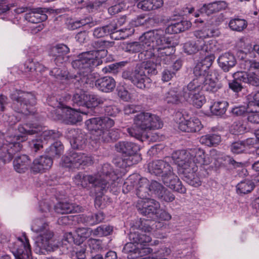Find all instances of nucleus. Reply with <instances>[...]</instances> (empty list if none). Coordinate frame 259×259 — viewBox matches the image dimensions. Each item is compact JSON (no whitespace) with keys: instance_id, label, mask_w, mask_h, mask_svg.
<instances>
[{"instance_id":"c03bdc74","label":"nucleus","mask_w":259,"mask_h":259,"mask_svg":"<svg viewBox=\"0 0 259 259\" xmlns=\"http://www.w3.org/2000/svg\"><path fill=\"white\" fill-rule=\"evenodd\" d=\"M88 97V94L86 92L82 90H78L73 95L72 100L74 105L86 107Z\"/></svg>"},{"instance_id":"c85d7f7f","label":"nucleus","mask_w":259,"mask_h":259,"mask_svg":"<svg viewBox=\"0 0 259 259\" xmlns=\"http://www.w3.org/2000/svg\"><path fill=\"white\" fill-rule=\"evenodd\" d=\"M136 191V195L140 198L139 200L148 198L149 196V181L146 178H140L138 176Z\"/></svg>"},{"instance_id":"ea45409f","label":"nucleus","mask_w":259,"mask_h":259,"mask_svg":"<svg viewBox=\"0 0 259 259\" xmlns=\"http://www.w3.org/2000/svg\"><path fill=\"white\" fill-rule=\"evenodd\" d=\"M191 26L190 22L183 20L169 25L166 28V31L169 33H178L188 30Z\"/></svg>"},{"instance_id":"1a4fd4ad","label":"nucleus","mask_w":259,"mask_h":259,"mask_svg":"<svg viewBox=\"0 0 259 259\" xmlns=\"http://www.w3.org/2000/svg\"><path fill=\"white\" fill-rule=\"evenodd\" d=\"M94 176L97 178L95 190L101 194H103L108 188L110 181H115L118 178L112 166L108 163L104 164L98 175Z\"/></svg>"},{"instance_id":"20e7f679","label":"nucleus","mask_w":259,"mask_h":259,"mask_svg":"<svg viewBox=\"0 0 259 259\" xmlns=\"http://www.w3.org/2000/svg\"><path fill=\"white\" fill-rule=\"evenodd\" d=\"M31 229L33 232L39 233L35 243V252L45 254L48 251H53L54 233L50 230L48 223L44 219H35Z\"/></svg>"},{"instance_id":"f03ea898","label":"nucleus","mask_w":259,"mask_h":259,"mask_svg":"<svg viewBox=\"0 0 259 259\" xmlns=\"http://www.w3.org/2000/svg\"><path fill=\"white\" fill-rule=\"evenodd\" d=\"M162 125V121L158 116L142 112L134 117L133 126L127 128L126 131L131 137L143 142L148 138L146 132L160 128Z\"/></svg>"},{"instance_id":"a19ab883","label":"nucleus","mask_w":259,"mask_h":259,"mask_svg":"<svg viewBox=\"0 0 259 259\" xmlns=\"http://www.w3.org/2000/svg\"><path fill=\"white\" fill-rule=\"evenodd\" d=\"M126 22V16H122L119 18L117 22H112L109 24H113L115 26L114 29V34L117 32L125 33L124 34H123L121 36H120L119 37H115V39H121L124 38L125 37L128 36L131 33H132L133 30H131L130 28H121L119 29V27L123 25Z\"/></svg>"},{"instance_id":"58836bf2","label":"nucleus","mask_w":259,"mask_h":259,"mask_svg":"<svg viewBox=\"0 0 259 259\" xmlns=\"http://www.w3.org/2000/svg\"><path fill=\"white\" fill-rule=\"evenodd\" d=\"M245 71H239L240 77H238L242 79V82L254 87L259 86V76L255 72H247Z\"/></svg>"},{"instance_id":"79ce46f5","label":"nucleus","mask_w":259,"mask_h":259,"mask_svg":"<svg viewBox=\"0 0 259 259\" xmlns=\"http://www.w3.org/2000/svg\"><path fill=\"white\" fill-rule=\"evenodd\" d=\"M115 26L113 24H108L103 27L96 28L93 31V35L97 38L105 37L109 34L113 37L114 29Z\"/></svg>"},{"instance_id":"09e8293b","label":"nucleus","mask_w":259,"mask_h":259,"mask_svg":"<svg viewBox=\"0 0 259 259\" xmlns=\"http://www.w3.org/2000/svg\"><path fill=\"white\" fill-rule=\"evenodd\" d=\"M240 74L239 71L234 72L232 77L233 79L229 82V88L236 93H239L242 91L243 87L241 84L242 79L239 78Z\"/></svg>"},{"instance_id":"f8f14e48","label":"nucleus","mask_w":259,"mask_h":259,"mask_svg":"<svg viewBox=\"0 0 259 259\" xmlns=\"http://www.w3.org/2000/svg\"><path fill=\"white\" fill-rule=\"evenodd\" d=\"M136 207L140 213L148 218L155 219L157 211L160 208V204L156 200L148 198L145 200H139Z\"/></svg>"},{"instance_id":"338daca9","label":"nucleus","mask_w":259,"mask_h":259,"mask_svg":"<svg viewBox=\"0 0 259 259\" xmlns=\"http://www.w3.org/2000/svg\"><path fill=\"white\" fill-rule=\"evenodd\" d=\"M88 244L92 251L97 252L102 248V241L99 239L90 238L88 240Z\"/></svg>"},{"instance_id":"4468645a","label":"nucleus","mask_w":259,"mask_h":259,"mask_svg":"<svg viewBox=\"0 0 259 259\" xmlns=\"http://www.w3.org/2000/svg\"><path fill=\"white\" fill-rule=\"evenodd\" d=\"M197 170L198 166L195 163H192L185 167L179 168L178 172L186 183L196 187L201 184V179L197 174Z\"/></svg>"},{"instance_id":"f3484780","label":"nucleus","mask_w":259,"mask_h":259,"mask_svg":"<svg viewBox=\"0 0 259 259\" xmlns=\"http://www.w3.org/2000/svg\"><path fill=\"white\" fill-rule=\"evenodd\" d=\"M53 163L52 158L49 156H40L33 160L30 169L34 174L44 173L51 168Z\"/></svg>"},{"instance_id":"0e129e2a","label":"nucleus","mask_w":259,"mask_h":259,"mask_svg":"<svg viewBox=\"0 0 259 259\" xmlns=\"http://www.w3.org/2000/svg\"><path fill=\"white\" fill-rule=\"evenodd\" d=\"M149 21V18L146 19L145 15H140L133 19L131 23L133 26L138 27L147 24Z\"/></svg>"},{"instance_id":"a18cd8bd","label":"nucleus","mask_w":259,"mask_h":259,"mask_svg":"<svg viewBox=\"0 0 259 259\" xmlns=\"http://www.w3.org/2000/svg\"><path fill=\"white\" fill-rule=\"evenodd\" d=\"M228 105V103L225 101H217L210 106V110L213 114L221 116L226 113Z\"/></svg>"},{"instance_id":"49530a36","label":"nucleus","mask_w":259,"mask_h":259,"mask_svg":"<svg viewBox=\"0 0 259 259\" xmlns=\"http://www.w3.org/2000/svg\"><path fill=\"white\" fill-rule=\"evenodd\" d=\"M254 184L249 180H245L238 183L236 186V192L239 194H245L253 190Z\"/></svg>"},{"instance_id":"9d476101","label":"nucleus","mask_w":259,"mask_h":259,"mask_svg":"<svg viewBox=\"0 0 259 259\" xmlns=\"http://www.w3.org/2000/svg\"><path fill=\"white\" fill-rule=\"evenodd\" d=\"M92 158L81 152L71 151L62 158L63 166L69 168H79L81 166H85L92 163Z\"/></svg>"},{"instance_id":"864d4df0","label":"nucleus","mask_w":259,"mask_h":259,"mask_svg":"<svg viewBox=\"0 0 259 259\" xmlns=\"http://www.w3.org/2000/svg\"><path fill=\"white\" fill-rule=\"evenodd\" d=\"M88 103L86 107L88 108V111L89 112L90 107L97 106L101 104H103L105 102L107 101V100L98 96L95 95L88 94Z\"/></svg>"},{"instance_id":"c756f323","label":"nucleus","mask_w":259,"mask_h":259,"mask_svg":"<svg viewBox=\"0 0 259 259\" xmlns=\"http://www.w3.org/2000/svg\"><path fill=\"white\" fill-rule=\"evenodd\" d=\"M54 209L58 213L65 214L78 212L81 210V207L76 204L68 201L59 202L55 206Z\"/></svg>"},{"instance_id":"680f3d73","label":"nucleus","mask_w":259,"mask_h":259,"mask_svg":"<svg viewBox=\"0 0 259 259\" xmlns=\"http://www.w3.org/2000/svg\"><path fill=\"white\" fill-rule=\"evenodd\" d=\"M247 120L251 123L259 124V111L257 109L252 111L251 108H248Z\"/></svg>"},{"instance_id":"aec40b11","label":"nucleus","mask_w":259,"mask_h":259,"mask_svg":"<svg viewBox=\"0 0 259 259\" xmlns=\"http://www.w3.org/2000/svg\"><path fill=\"white\" fill-rule=\"evenodd\" d=\"M115 149L117 152L124 154L129 156V157H133L134 158H138V161L140 158L136 153L139 150V146L134 143L127 141H120L116 143Z\"/></svg>"},{"instance_id":"9b49d317","label":"nucleus","mask_w":259,"mask_h":259,"mask_svg":"<svg viewBox=\"0 0 259 259\" xmlns=\"http://www.w3.org/2000/svg\"><path fill=\"white\" fill-rule=\"evenodd\" d=\"M154 34L152 33V30L145 32L141 37L140 42H133L127 44L124 48L125 52L130 53H136L141 52L145 59H147V53L149 50V47L151 39L153 38Z\"/></svg>"},{"instance_id":"473e14b6","label":"nucleus","mask_w":259,"mask_h":259,"mask_svg":"<svg viewBox=\"0 0 259 259\" xmlns=\"http://www.w3.org/2000/svg\"><path fill=\"white\" fill-rule=\"evenodd\" d=\"M218 62L220 67L225 72H228L236 64L235 57L229 53H226L220 56L218 59Z\"/></svg>"},{"instance_id":"e2e57ef3","label":"nucleus","mask_w":259,"mask_h":259,"mask_svg":"<svg viewBox=\"0 0 259 259\" xmlns=\"http://www.w3.org/2000/svg\"><path fill=\"white\" fill-rule=\"evenodd\" d=\"M165 100L167 103L177 104L179 102V97L177 92L170 90L166 94Z\"/></svg>"},{"instance_id":"6e6552de","label":"nucleus","mask_w":259,"mask_h":259,"mask_svg":"<svg viewBox=\"0 0 259 259\" xmlns=\"http://www.w3.org/2000/svg\"><path fill=\"white\" fill-rule=\"evenodd\" d=\"M18 140V136H14L13 138L7 137L0 142V159L5 163L9 162L14 155L21 151L22 145Z\"/></svg>"},{"instance_id":"052dcab7","label":"nucleus","mask_w":259,"mask_h":259,"mask_svg":"<svg viewBox=\"0 0 259 259\" xmlns=\"http://www.w3.org/2000/svg\"><path fill=\"white\" fill-rule=\"evenodd\" d=\"M60 136L61 134L58 131L46 130L43 131L41 134V138H43L45 140H55Z\"/></svg>"},{"instance_id":"4d7b16f0","label":"nucleus","mask_w":259,"mask_h":259,"mask_svg":"<svg viewBox=\"0 0 259 259\" xmlns=\"http://www.w3.org/2000/svg\"><path fill=\"white\" fill-rule=\"evenodd\" d=\"M133 160V157H128L126 158L117 157L113 160V163L116 166L124 168L127 166H130L132 164H134L135 162H134Z\"/></svg>"},{"instance_id":"2eb2a0df","label":"nucleus","mask_w":259,"mask_h":259,"mask_svg":"<svg viewBox=\"0 0 259 259\" xmlns=\"http://www.w3.org/2000/svg\"><path fill=\"white\" fill-rule=\"evenodd\" d=\"M193 87L195 86L192 85L190 87L188 84L187 86L183 88L181 96L186 101L193 104L196 108H199L205 103V98L200 94L201 91H197Z\"/></svg>"},{"instance_id":"7c9ffc66","label":"nucleus","mask_w":259,"mask_h":259,"mask_svg":"<svg viewBox=\"0 0 259 259\" xmlns=\"http://www.w3.org/2000/svg\"><path fill=\"white\" fill-rule=\"evenodd\" d=\"M73 182L78 187L83 188H87L89 184H92L95 187L97 183V178L94 176L84 175L79 172L73 178Z\"/></svg>"},{"instance_id":"412c9836","label":"nucleus","mask_w":259,"mask_h":259,"mask_svg":"<svg viewBox=\"0 0 259 259\" xmlns=\"http://www.w3.org/2000/svg\"><path fill=\"white\" fill-rule=\"evenodd\" d=\"M172 168L170 164L162 160H156L150 162L148 165V169L152 174L163 176H166Z\"/></svg>"},{"instance_id":"e433bc0d","label":"nucleus","mask_w":259,"mask_h":259,"mask_svg":"<svg viewBox=\"0 0 259 259\" xmlns=\"http://www.w3.org/2000/svg\"><path fill=\"white\" fill-rule=\"evenodd\" d=\"M65 109H67V111L65 113V119L68 124H75L81 120V117L79 112L84 114H88L90 113L89 111H81L80 109H79V111H77L68 107L67 105Z\"/></svg>"},{"instance_id":"bf43d9fd","label":"nucleus","mask_w":259,"mask_h":259,"mask_svg":"<svg viewBox=\"0 0 259 259\" xmlns=\"http://www.w3.org/2000/svg\"><path fill=\"white\" fill-rule=\"evenodd\" d=\"M18 130L19 132L22 134L32 135L40 132V127L38 126H29L28 124L24 125H19Z\"/></svg>"},{"instance_id":"a211bd4d","label":"nucleus","mask_w":259,"mask_h":259,"mask_svg":"<svg viewBox=\"0 0 259 259\" xmlns=\"http://www.w3.org/2000/svg\"><path fill=\"white\" fill-rule=\"evenodd\" d=\"M151 230L152 228L149 225L144 226L137 231L131 232L129 235L130 239L137 245L145 246L151 241V237L146 233H149Z\"/></svg>"},{"instance_id":"69168bd1","label":"nucleus","mask_w":259,"mask_h":259,"mask_svg":"<svg viewBox=\"0 0 259 259\" xmlns=\"http://www.w3.org/2000/svg\"><path fill=\"white\" fill-rule=\"evenodd\" d=\"M246 130L245 127L240 121H235L231 127L230 131L233 134L238 135L243 133Z\"/></svg>"},{"instance_id":"5701e85b","label":"nucleus","mask_w":259,"mask_h":259,"mask_svg":"<svg viewBox=\"0 0 259 259\" xmlns=\"http://www.w3.org/2000/svg\"><path fill=\"white\" fill-rule=\"evenodd\" d=\"M122 251L127 254L128 259H135L140 256H142L145 253H150L151 249L150 248H143L140 249L136 244L133 242H128L124 245Z\"/></svg>"},{"instance_id":"b1692460","label":"nucleus","mask_w":259,"mask_h":259,"mask_svg":"<svg viewBox=\"0 0 259 259\" xmlns=\"http://www.w3.org/2000/svg\"><path fill=\"white\" fill-rule=\"evenodd\" d=\"M179 128L183 132L196 133L202 128V125L198 118L193 117L181 121Z\"/></svg>"},{"instance_id":"f704fd0d","label":"nucleus","mask_w":259,"mask_h":259,"mask_svg":"<svg viewBox=\"0 0 259 259\" xmlns=\"http://www.w3.org/2000/svg\"><path fill=\"white\" fill-rule=\"evenodd\" d=\"M31 160L26 155L17 156L13 161L15 170L19 173H24L29 167Z\"/></svg>"},{"instance_id":"ddd939ff","label":"nucleus","mask_w":259,"mask_h":259,"mask_svg":"<svg viewBox=\"0 0 259 259\" xmlns=\"http://www.w3.org/2000/svg\"><path fill=\"white\" fill-rule=\"evenodd\" d=\"M23 239L18 238L16 241L10 244V248L16 259H26L31 254L30 245L28 239L24 236Z\"/></svg>"},{"instance_id":"4c0bfd02","label":"nucleus","mask_w":259,"mask_h":259,"mask_svg":"<svg viewBox=\"0 0 259 259\" xmlns=\"http://www.w3.org/2000/svg\"><path fill=\"white\" fill-rule=\"evenodd\" d=\"M220 32L216 29H209L206 27L199 30L194 31V35L198 39L199 41L203 42L205 44H207L204 41V39L218 36Z\"/></svg>"},{"instance_id":"c9c22d12","label":"nucleus","mask_w":259,"mask_h":259,"mask_svg":"<svg viewBox=\"0 0 259 259\" xmlns=\"http://www.w3.org/2000/svg\"><path fill=\"white\" fill-rule=\"evenodd\" d=\"M25 19L32 23H40L47 19V15L41 8L33 9L25 15Z\"/></svg>"},{"instance_id":"7ed1b4c3","label":"nucleus","mask_w":259,"mask_h":259,"mask_svg":"<svg viewBox=\"0 0 259 259\" xmlns=\"http://www.w3.org/2000/svg\"><path fill=\"white\" fill-rule=\"evenodd\" d=\"M156 73L155 65L151 60H148L137 64L133 70L124 71L122 77L130 80L137 88L144 89L151 81L148 75Z\"/></svg>"},{"instance_id":"4be33fe9","label":"nucleus","mask_w":259,"mask_h":259,"mask_svg":"<svg viewBox=\"0 0 259 259\" xmlns=\"http://www.w3.org/2000/svg\"><path fill=\"white\" fill-rule=\"evenodd\" d=\"M67 136L70 139V144L73 148L80 149L85 145L86 139L81 130L78 128L71 129L68 131Z\"/></svg>"},{"instance_id":"72a5a7b5","label":"nucleus","mask_w":259,"mask_h":259,"mask_svg":"<svg viewBox=\"0 0 259 259\" xmlns=\"http://www.w3.org/2000/svg\"><path fill=\"white\" fill-rule=\"evenodd\" d=\"M95 86L102 92L108 93L115 88V81L112 77L105 76L96 80Z\"/></svg>"},{"instance_id":"bb28decb","label":"nucleus","mask_w":259,"mask_h":259,"mask_svg":"<svg viewBox=\"0 0 259 259\" xmlns=\"http://www.w3.org/2000/svg\"><path fill=\"white\" fill-rule=\"evenodd\" d=\"M193 74L194 75V79L188 83L190 87L192 85L199 87L198 84L204 80V78L206 77L207 75H209V70L201 64L197 63L193 68Z\"/></svg>"},{"instance_id":"3c124183","label":"nucleus","mask_w":259,"mask_h":259,"mask_svg":"<svg viewBox=\"0 0 259 259\" xmlns=\"http://www.w3.org/2000/svg\"><path fill=\"white\" fill-rule=\"evenodd\" d=\"M229 25L233 30L241 31L247 27V23L244 19L235 18L230 20Z\"/></svg>"},{"instance_id":"393cba45","label":"nucleus","mask_w":259,"mask_h":259,"mask_svg":"<svg viewBox=\"0 0 259 259\" xmlns=\"http://www.w3.org/2000/svg\"><path fill=\"white\" fill-rule=\"evenodd\" d=\"M171 158L174 162L178 165V169L185 167L190 165V163H195L192 162L190 159L189 150L175 151L172 154Z\"/></svg>"},{"instance_id":"a878e982","label":"nucleus","mask_w":259,"mask_h":259,"mask_svg":"<svg viewBox=\"0 0 259 259\" xmlns=\"http://www.w3.org/2000/svg\"><path fill=\"white\" fill-rule=\"evenodd\" d=\"M190 157L192 162H194L200 165H208L211 160L208 156L205 155L204 150L200 148L189 149Z\"/></svg>"},{"instance_id":"6ab92c4d","label":"nucleus","mask_w":259,"mask_h":259,"mask_svg":"<svg viewBox=\"0 0 259 259\" xmlns=\"http://www.w3.org/2000/svg\"><path fill=\"white\" fill-rule=\"evenodd\" d=\"M163 183L168 187L180 193L184 194L186 189L183 186L179 178L175 174L172 168L166 175L163 176Z\"/></svg>"},{"instance_id":"5fc2aeb1","label":"nucleus","mask_w":259,"mask_h":259,"mask_svg":"<svg viewBox=\"0 0 259 259\" xmlns=\"http://www.w3.org/2000/svg\"><path fill=\"white\" fill-rule=\"evenodd\" d=\"M113 231V227L109 225H103L98 227L93 231L94 235L102 236H107L111 234Z\"/></svg>"},{"instance_id":"37998d69","label":"nucleus","mask_w":259,"mask_h":259,"mask_svg":"<svg viewBox=\"0 0 259 259\" xmlns=\"http://www.w3.org/2000/svg\"><path fill=\"white\" fill-rule=\"evenodd\" d=\"M113 43V42H109L105 40L96 41L93 43V46L96 50L90 51V52H98V53H99V58L102 60V59L106 56L107 54V51L105 48L108 46H109L110 44Z\"/></svg>"},{"instance_id":"13d9d810","label":"nucleus","mask_w":259,"mask_h":259,"mask_svg":"<svg viewBox=\"0 0 259 259\" xmlns=\"http://www.w3.org/2000/svg\"><path fill=\"white\" fill-rule=\"evenodd\" d=\"M157 197L162 201L170 202L173 201L175 199V195L165 187L159 192Z\"/></svg>"},{"instance_id":"8fccbe9b","label":"nucleus","mask_w":259,"mask_h":259,"mask_svg":"<svg viewBox=\"0 0 259 259\" xmlns=\"http://www.w3.org/2000/svg\"><path fill=\"white\" fill-rule=\"evenodd\" d=\"M105 219V214L102 212L90 214L84 217V221L90 225H94L102 222Z\"/></svg>"},{"instance_id":"603ef678","label":"nucleus","mask_w":259,"mask_h":259,"mask_svg":"<svg viewBox=\"0 0 259 259\" xmlns=\"http://www.w3.org/2000/svg\"><path fill=\"white\" fill-rule=\"evenodd\" d=\"M138 180V175L134 174L130 176L126 181L124 183L122 187V191L126 194L134 189L136 187V182Z\"/></svg>"},{"instance_id":"de8ad7c7","label":"nucleus","mask_w":259,"mask_h":259,"mask_svg":"<svg viewBox=\"0 0 259 259\" xmlns=\"http://www.w3.org/2000/svg\"><path fill=\"white\" fill-rule=\"evenodd\" d=\"M201 144L207 146L218 145L221 142V137L216 134H208L202 136L200 139Z\"/></svg>"},{"instance_id":"423d86ee","label":"nucleus","mask_w":259,"mask_h":259,"mask_svg":"<svg viewBox=\"0 0 259 259\" xmlns=\"http://www.w3.org/2000/svg\"><path fill=\"white\" fill-rule=\"evenodd\" d=\"M102 63V60L99 58L98 52L88 51L79 54L71 64L74 69L78 70L79 74L85 77Z\"/></svg>"},{"instance_id":"39448f33","label":"nucleus","mask_w":259,"mask_h":259,"mask_svg":"<svg viewBox=\"0 0 259 259\" xmlns=\"http://www.w3.org/2000/svg\"><path fill=\"white\" fill-rule=\"evenodd\" d=\"M85 125L92 132V138L96 141L109 142L115 140L112 136L110 129L114 125V121L108 116L94 117L87 120Z\"/></svg>"},{"instance_id":"6e6d98bb","label":"nucleus","mask_w":259,"mask_h":259,"mask_svg":"<svg viewBox=\"0 0 259 259\" xmlns=\"http://www.w3.org/2000/svg\"><path fill=\"white\" fill-rule=\"evenodd\" d=\"M63 150V146L59 142H56L52 144L47 149V152L50 156L55 157L60 155Z\"/></svg>"},{"instance_id":"cd10ccee","label":"nucleus","mask_w":259,"mask_h":259,"mask_svg":"<svg viewBox=\"0 0 259 259\" xmlns=\"http://www.w3.org/2000/svg\"><path fill=\"white\" fill-rule=\"evenodd\" d=\"M199 87H193L196 90L201 91L202 90L209 92L214 93L221 88V86L216 81L215 78H213L210 74L204 78V80L198 84Z\"/></svg>"},{"instance_id":"774afa93","label":"nucleus","mask_w":259,"mask_h":259,"mask_svg":"<svg viewBox=\"0 0 259 259\" xmlns=\"http://www.w3.org/2000/svg\"><path fill=\"white\" fill-rule=\"evenodd\" d=\"M249 101L247 104L248 109L252 107L257 108L259 109V91L253 96L248 98Z\"/></svg>"},{"instance_id":"f257e3e1","label":"nucleus","mask_w":259,"mask_h":259,"mask_svg":"<svg viewBox=\"0 0 259 259\" xmlns=\"http://www.w3.org/2000/svg\"><path fill=\"white\" fill-rule=\"evenodd\" d=\"M154 34L150 41L149 50L147 53V59H152L151 61L155 65H160L161 63L167 64L170 61L171 55L174 53V49L164 36V32L162 29L152 30Z\"/></svg>"},{"instance_id":"0eeeda50","label":"nucleus","mask_w":259,"mask_h":259,"mask_svg":"<svg viewBox=\"0 0 259 259\" xmlns=\"http://www.w3.org/2000/svg\"><path fill=\"white\" fill-rule=\"evenodd\" d=\"M12 100V108L18 113L27 114L30 108L36 104V98L31 93L15 91L10 96Z\"/></svg>"},{"instance_id":"dca6fc26","label":"nucleus","mask_w":259,"mask_h":259,"mask_svg":"<svg viewBox=\"0 0 259 259\" xmlns=\"http://www.w3.org/2000/svg\"><path fill=\"white\" fill-rule=\"evenodd\" d=\"M215 49V41L211 39L205 44L203 42L197 40L196 41H188L184 45V50L185 53L188 55L195 54L199 50L205 52H212Z\"/></svg>"},{"instance_id":"2f4dec72","label":"nucleus","mask_w":259,"mask_h":259,"mask_svg":"<svg viewBox=\"0 0 259 259\" xmlns=\"http://www.w3.org/2000/svg\"><path fill=\"white\" fill-rule=\"evenodd\" d=\"M238 53L239 57L242 55L239 63V67L241 69L250 72H259V62L254 60L245 59L244 57L246 54H244L243 51H240Z\"/></svg>"}]
</instances>
